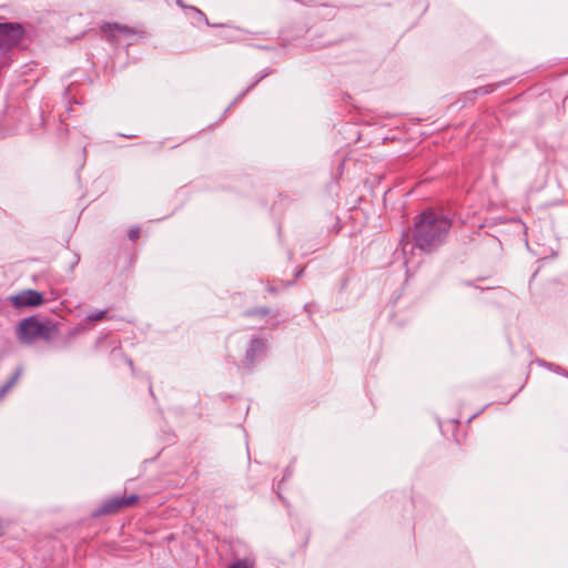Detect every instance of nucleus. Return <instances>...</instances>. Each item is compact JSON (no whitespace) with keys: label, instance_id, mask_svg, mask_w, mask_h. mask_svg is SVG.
<instances>
[{"label":"nucleus","instance_id":"nucleus-5","mask_svg":"<svg viewBox=\"0 0 568 568\" xmlns=\"http://www.w3.org/2000/svg\"><path fill=\"white\" fill-rule=\"evenodd\" d=\"M138 500L136 495H131L129 497H114L103 503L99 514H112L118 511L121 508L133 505Z\"/></svg>","mask_w":568,"mask_h":568},{"label":"nucleus","instance_id":"nucleus-15","mask_svg":"<svg viewBox=\"0 0 568 568\" xmlns=\"http://www.w3.org/2000/svg\"><path fill=\"white\" fill-rule=\"evenodd\" d=\"M480 91H483V93H487L488 91L487 90H484L483 88L479 89Z\"/></svg>","mask_w":568,"mask_h":568},{"label":"nucleus","instance_id":"nucleus-12","mask_svg":"<svg viewBox=\"0 0 568 568\" xmlns=\"http://www.w3.org/2000/svg\"><path fill=\"white\" fill-rule=\"evenodd\" d=\"M270 313L268 308L266 307H261V308H257V310H254V311H250L247 312L246 314L247 315H260V316H265Z\"/></svg>","mask_w":568,"mask_h":568},{"label":"nucleus","instance_id":"nucleus-8","mask_svg":"<svg viewBox=\"0 0 568 568\" xmlns=\"http://www.w3.org/2000/svg\"><path fill=\"white\" fill-rule=\"evenodd\" d=\"M21 373H22V369L17 368V371L13 373L11 378L4 385H2L0 387V399H2L4 397V395L7 394V392L16 385V383L18 382V379L21 376Z\"/></svg>","mask_w":568,"mask_h":568},{"label":"nucleus","instance_id":"nucleus-6","mask_svg":"<svg viewBox=\"0 0 568 568\" xmlns=\"http://www.w3.org/2000/svg\"><path fill=\"white\" fill-rule=\"evenodd\" d=\"M266 345L261 338H253L246 349L245 364L251 367L256 358L265 352Z\"/></svg>","mask_w":568,"mask_h":568},{"label":"nucleus","instance_id":"nucleus-1","mask_svg":"<svg viewBox=\"0 0 568 568\" xmlns=\"http://www.w3.org/2000/svg\"><path fill=\"white\" fill-rule=\"evenodd\" d=\"M450 226L449 219L433 210L423 212L416 217L413 230L414 242H410L408 233H404L399 242L407 271L414 266V250L432 253L444 244Z\"/></svg>","mask_w":568,"mask_h":568},{"label":"nucleus","instance_id":"nucleus-4","mask_svg":"<svg viewBox=\"0 0 568 568\" xmlns=\"http://www.w3.org/2000/svg\"><path fill=\"white\" fill-rule=\"evenodd\" d=\"M16 307H34L44 302L43 295L34 290H26L11 297Z\"/></svg>","mask_w":568,"mask_h":568},{"label":"nucleus","instance_id":"nucleus-7","mask_svg":"<svg viewBox=\"0 0 568 568\" xmlns=\"http://www.w3.org/2000/svg\"><path fill=\"white\" fill-rule=\"evenodd\" d=\"M102 30L110 41H116L120 34L130 36L134 33V31L129 27L120 26L118 23H106L102 27Z\"/></svg>","mask_w":568,"mask_h":568},{"label":"nucleus","instance_id":"nucleus-14","mask_svg":"<svg viewBox=\"0 0 568 568\" xmlns=\"http://www.w3.org/2000/svg\"><path fill=\"white\" fill-rule=\"evenodd\" d=\"M265 75H266V74L261 75V77H260V79H258L257 81H255L254 83H252V85L248 88V90H250L251 88L255 87V84H256L260 80H262Z\"/></svg>","mask_w":568,"mask_h":568},{"label":"nucleus","instance_id":"nucleus-10","mask_svg":"<svg viewBox=\"0 0 568 568\" xmlns=\"http://www.w3.org/2000/svg\"><path fill=\"white\" fill-rule=\"evenodd\" d=\"M105 314L106 312L105 311H98V312H92L90 314L87 315V320L89 322H97V321H101L103 318H105Z\"/></svg>","mask_w":568,"mask_h":568},{"label":"nucleus","instance_id":"nucleus-13","mask_svg":"<svg viewBox=\"0 0 568 568\" xmlns=\"http://www.w3.org/2000/svg\"><path fill=\"white\" fill-rule=\"evenodd\" d=\"M140 235V227L139 226H132L129 231V239L132 241H135Z\"/></svg>","mask_w":568,"mask_h":568},{"label":"nucleus","instance_id":"nucleus-9","mask_svg":"<svg viewBox=\"0 0 568 568\" xmlns=\"http://www.w3.org/2000/svg\"><path fill=\"white\" fill-rule=\"evenodd\" d=\"M241 30L229 28L222 33V38L226 41L234 42L242 40Z\"/></svg>","mask_w":568,"mask_h":568},{"label":"nucleus","instance_id":"nucleus-11","mask_svg":"<svg viewBox=\"0 0 568 568\" xmlns=\"http://www.w3.org/2000/svg\"><path fill=\"white\" fill-rule=\"evenodd\" d=\"M229 568H253L247 559H239L230 565Z\"/></svg>","mask_w":568,"mask_h":568},{"label":"nucleus","instance_id":"nucleus-2","mask_svg":"<svg viewBox=\"0 0 568 568\" xmlns=\"http://www.w3.org/2000/svg\"><path fill=\"white\" fill-rule=\"evenodd\" d=\"M58 331L55 324L40 322L36 316L22 320L17 327V337L24 344H31L38 338L50 341Z\"/></svg>","mask_w":568,"mask_h":568},{"label":"nucleus","instance_id":"nucleus-3","mask_svg":"<svg viewBox=\"0 0 568 568\" xmlns=\"http://www.w3.org/2000/svg\"><path fill=\"white\" fill-rule=\"evenodd\" d=\"M23 33L24 31L20 23H0V51L4 52L18 45Z\"/></svg>","mask_w":568,"mask_h":568}]
</instances>
